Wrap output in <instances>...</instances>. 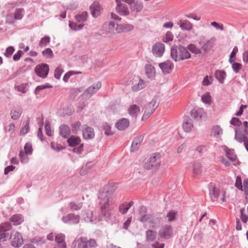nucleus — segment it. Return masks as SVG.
Masks as SVG:
<instances>
[{"label": "nucleus", "mask_w": 248, "mask_h": 248, "mask_svg": "<svg viewBox=\"0 0 248 248\" xmlns=\"http://www.w3.org/2000/svg\"><path fill=\"white\" fill-rule=\"evenodd\" d=\"M171 57L175 61H182L190 58L188 51L182 46H173L171 49Z\"/></svg>", "instance_id": "1"}, {"label": "nucleus", "mask_w": 248, "mask_h": 248, "mask_svg": "<svg viewBox=\"0 0 248 248\" xmlns=\"http://www.w3.org/2000/svg\"><path fill=\"white\" fill-rule=\"evenodd\" d=\"M98 198L100 200L99 204L101 214L105 217H109L110 216L109 211L111 209L109 198L105 197L102 194L100 196H98Z\"/></svg>", "instance_id": "2"}, {"label": "nucleus", "mask_w": 248, "mask_h": 248, "mask_svg": "<svg viewBox=\"0 0 248 248\" xmlns=\"http://www.w3.org/2000/svg\"><path fill=\"white\" fill-rule=\"evenodd\" d=\"M159 102V100L158 97H155L153 98L152 101L150 102L148 107H147L144 111L142 120L144 121L149 117L155 111V110L158 107Z\"/></svg>", "instance_id": "3"}, {"label": "nucleus", "mask_w": 248, "mask_h": 248, "mask_svg": "<svg viewBox=\"0 0 248 248\" xmlns=\"http://www.w3.org/2000/svg\"><path fill=\"white\" fill-rule=\"evenodd\" d=\"M158 236L161 239H168L173 237V230L170 225L163 226L158 231Z\"/></svg>", "instance_id": "4"}, {"label": "nucleus", "mask_w": 248, "mask_h": 248, "mask_svg": "<svg viewBox=\"0 0 248 248\" xmlns=\"http://www.w3.org/2000/svg\"><path fill=\"white\" fill-rule=\"evenodd\" d=\"M117 185L114 183H108L104 186L102 189L99 192L98 196L102 194L105 197L110 198V196L117 189Z\"/></svg>", "instance_id": "5"}, {"label": "nucleus", "mask_w": 248, "mask_h": 248, "mask_svg": "<svg viewBox=\"0 0 248 248\" xmlns=\"http://www.w3.org/2000/svg\"><path fill=\"white\" fill-rule=\"evenodd\" d=\"M160 158V155L159 153H155L152 155L147 160V161L144 164V168L150 170L153 168H157L159 166V164L157 162V161Z\"/></svg>", "instance_id": "6"}, {"label": "nucleus", "mask_w": 248, "mask_h": 248, "mask_svg": "<svg viewBox=\"0 0 248 248\" xmlns=\"http://www.w3.org/2000/svg\"><path fill=\"white\" fill-rule=\"evenodd\" d=\"M10 241L12 245L14 247H19L23 244V239L21 234L16 231L12 232Z\"/></svg>", "instance_id": "7"}, {"label": "nucleus", "mask_w": 248, "mask_h": 248, "mask_svg": "<svg viewBox=\"0 0 248 248\" xmlns=\"http://www.w3.org/2000/svg\"><path fill=\"white\" fill-rule=\"evenodd\" d=\"M35 71L37 76L45 78L48 74L49 67L46 64H39L36 66Z\"/></svg>", "instance_id": "8"}, {"label": "nucleus", "mask_w": 248, "mask_h": 248, "mask_svg": "<svg viewBox=\"0 0 248 248\" xmlns=\"http://www.w3.org/2000/svg\"><path fill=\"white\" fill-rule=\"evenodd\" d=\"M216 40L217 39L215 37H212L202 45V50L203 54L207 53L211 50L215 46Z\"/></svg>", "instance_id": "9"}, {"label": "nucleus", "mask_w": 248, "mask_h": 248, "mask_svg": "<svg viewBox=\"0 0 248 248\" xmlns=\"http://www.w3.org/2000/svg\"><path fill=\"white\" fill-rule=\"evenodd\" d=\"M165 51L164 45L162 43H157L152 47V53L157 57H161Z\"/></svg>", "instance_id": "10"}, {"label": "nucleus", "mask_w": 248, "mask_h": 248, "mask_svg": "<svg viewBox=\"0 0 248 248\" xmlns=\"http://www.w3.org/2000/svg\"><path fill=\"white\" fill-rule=\"evenodd\" d=\"M90 8L92 16L94 17L99 16L103 12V8L98 1H94Z\"/></svg>", "instance_id": "11"}, {"label": "nucleus", "mask_w": 248, "mask_h": 248, "mask_svg": "<svg viewBox=\"0 0 248 248\" xmlns=\"http://www.w3.org/2000/svg\"><path fill=\"white\" fill-rule=\"evenodd\" d=\"M145 86L143 80L139 77H135L132 80V89L134 92H137L143 89Z\"/></svg>", "instance_id": "12"}, {"label": "nucleus", "mask_w": 248, "mask_h": 248, "mask_svg": "<svg viewBox=\"0 0 248 248\" xmlns=\"http://www.w3.org/2000/svg\"><path fill=\"white\" fill-rule=\"evenodd\" d=\"M248 135V130H242L239 128H237L235 130V139L239 142L242 143Z\"/></svg>", "instance_id": "13"}, {"label": "nucleus", "mask_w": 248, "mask_h": 248, "mask_svg": "<svg viewBox=\"0 0 248 248\" xmlns=\"http://www.w3.org/2000/svg\"><path fill=\"white\" fill-rule=\"evenodd\" d=\"M159 66L164 74L170 73L174 67L173 64L170 61L159 63Z\"/></svg>", "instance_id": "14"}, {"label": "nucleus", "mask_w": 248, "mask_h": 248, "mask_svg": "<svg viewBox=\"0 0 248 248\" xmlns=\"http://www.w3.org/2000/svg\"><path fill=\"white\" fill-rule=\"evenodd\" d=\"M117 3L116 7V11L120 15L127 16L129 14L128 8L124 4L121 3V0H115Z\"/></svg>", "instance_id": "15"}, {"label": "nucleus", "mask_w": 248, "mask_h": 248, "mask_svg": "<svg viewBox=\"0 0 248 248\" xmlns=\"http://www.w3.org/2000/svg\"><path fill=\"white\" fill-rule=\"evenodd\" d=\"M130 122L127 118H122L119 120L115 124L117 129L119 130H124L129 126Z\"/></svg>", "instance_id": "16"}, {"label": "nucleus", "mask_w": 248, "mask_h": 248, "mask_svg": "<svg viewBox=\"0 0 248 248\" xmlns=\"http://www.w3.org/2000/svg\"><path fill=\"white\" fill-rule=\"evenodd\" d=\"M101 87V83L99 82L90 86L85 92L84 93L87 97H91Z\"/></svg>", "instance_id": "17"}, {"label": "nucleus", "mask_w": 248, "mask_h": 248, "mask_svg": "<svg viewBox=\"0 0 248 248\" xmlns=\"http://www.w3.org/2000/svg\"><path fill=\"white\" fill-rule=\"evenodd\" d=\"M62 220L65 223L77 224L79 221V217L74 214H69L62 218Z\"/></svg>", "instance_id": "18"}, {"label": "nucleus", "mask_w": 248, "mask_h": 248, "mask_svg": "<svg viewBox=\"0 0 248 248\" xmlns=\"http://www.w3.org/2000/svg\"><path fill=\"white\" fill-rule=\"evenodd\" d=\"M83 138L85 140H91L94 137V130L93 128L87 126L82 131Z\"/></svg>", "instance_id": "19"}, {"label": "nucleus", "mask_w": 248, "mask_h": 248, "mask_svg": "<svg viewBox=\"0 0 248 248\" xmlns=\"http://www.w3.org/2000/svg\"><path fill=\"white\" fill-rule=\"evenodd\" d=\"M191 117L195 119H201L205 117V113L202 108L193 109L191 111Z\"/></svg>", "instance_id": "20"}, {"label": "nucleus", "mask_w": 248, "mask_h": 248, "mask_svg": "<svg viewBox=\"0 0 248 248\" xmlns=\"http://www.w3.org/2000/svg\"><path fill=\"white\" fill-rule=\"evenodd\" d=\"M140 220L142 223H148L150 224V227L152 228H155V226L154 225V218L149 214L145 215L142 216Z\"/></svg>", "instance_id": "21"}, {"label": "nucleus", "mask_w": 248, "mask_h": 248, "mask_svg": "<svg viewBox=\"0 0 248 248\" xmlns=\"http://www.w3.org/2000/svg\"><path fill=\"white\" fill-rule=\"evenodd\" d=\"M55 241L58 244V248H66V244L64 241L65 235L60 233L55 236Z\"/></svg>", "instance_id": "22"}, {"label": "nucleus", "mask_w": 248, "mask_h": 248, "mask_svg": "<svg viewBox=\"0 0 248 248\" xmlns=\"http://www.w3.org/2000/svg\"><path fill=\"white\" fill-rule=\"evenodd\" d=\"M178 24L180 28L183 30L190 31L192 28V23L187 20L181 19Z\"/></svg>", "instance_id": "23"}, {"label": "nucleus", "mask_w": 248, "mask_h": 248, "mask_svg": "<svg viewBox=\"0 0 248 248\" xmlns=\"http://www.w3.org/2000/svg\"><path fill=\"white\" fill-rule=\"evenodd\" d=\"M60 134L61 136L63 138H67L70 133L71 130L69 126L66 125H62L60 127Z\"/></svg>", "instance_id": "24"}, {"label": "nucleus", "mask_w": 248, "mask_h": 248, "mask_svg": "<svg viewBox=\"0 0 248 248\" xmlns=\"http://www.w3.org/2000/svg\"><path fill=\"white\" fill-rule=\"evenodd\" d=\"M103 29L107 33H114L115 24L112 21L106 22L103 24Z\"/></svg>", "instance_id": "25"}, {"label": "nucleus", "mask_w": 248, "mask_h": 248, "mask_svg": "<svg viewBox=\"0 0 248 248\" xmlns=\"http://www.w3.org/2000/svg\"><path fill=\"white\" fill-rule=\"evenodd\" d=\"M223 134V130L219 125L213 126L211 130V136L218 138Z\"/></svg>", "instance_id": "26"}, {"label": "nucleus", "mask_w": 248, "mask_h": 248, "mask_svg": "<svg viewBox=\"0 0 248 248\" xmlns=\"http://www.w3.org/2000/svg\"><path fill=\"white\" fill-rule=\"evenodd\" d=\"M145 73L149 78H153L155 76V67L151 64H146L145 67Z\"/></svg>", "instance_id": "27"}, {"label": "nucleus", "mask_w": 248, "mask_h": 248, "mask_svg": "<svg viewBox=\"0 0 248 248\" xmlns=\"http://www.w3.org/2000/svg\"><path fill=\"white\" fill-rule=\"evenodd\" d=\"M127 110L131 116L136 118L140 111V108L137 105H132L128 108Z\"/></svg>", "instance_id": "28"}, {"label": "nucleus", "mask_w": 248, "mask_h": 248, "mask_svg": "<svg viewBox=\"0 0 248 248\" xmlns=\"http://www.w3.org/2000/svg\"><path fill=\"white\" fill-rule=\"evenodd\" d=\"M67 142L70 146L74 147L80 144L81 139L79 137L72 136L67 140Z\"/></svg>", "instance_id": "29"}, {"label": "nucleus", "mask_w": 248, "mask_h": 248, "mask_svg": "<svg viewBox=\"0 0 248 248\" xmlns=\"http://www.w3.org/2000/svg\"><path fill=\"white\" fill-rule=\"evenodd\" d=\"M182 126L185 132H190L193 127V122L192 120L189 118H187L185 120V121L183 123Z\"/></svg>", "instance_id": "30"}, {"label": "nucleus", "mask_w": 248, "mask_h": 248, "mask_svg": "<svg viewBox=\"0 0 248 248\" xmlns=\"http://www.w3.org/2000/svg\"><path fill=\"white\" fill-rule=\"evenodd\" d=\"M75 247L77 248H88L85 238L80 237L75 241Z\"/></svg>", "instance_id": "31"}, {"label": "nucleus", "mask_w": 248, "mask_h": 248, "mask_svg": "<svg viewBox=\"0 0 248 248\" xmlns=\"http://www.w3.org/2000/svg\"><path fill=\"white\" fill-rule=\"evenodd\" d=\"M142 141V139L141 137H137L135 138L132 143L131 147V151L134 152L135 151L138 147L140 146L141 142Z\"/></svg>", "instance_id": "32"}, {"label": "nucleus", "mask_w": 248, "mask_h": 248, "mask_svg": "<svg viewBox=\"0 0 248 248\" xmlns=\"http://www.w3.org/2000/svg\"><path fill=\"white\" fill-rule=\"evenodd\" d=\"M22 113V109L20 108H13L10 113L11 118L16 120L18 119Z\"/></svg>", "instance_id": "33"}, {"label": "nucleus", "mask_w": 248, "mask_h": 248, "mask_svg": "<svg viewBox=\"0 0 248 248\" xmlns=\"http://www.w3.org/2000/svg\"><path fill=\"white\" fill-rule=\"evenodd\" d=\"M156 238V232L152 230L146 231V239L148 242H153Z\"/></svg>", "instance_id": "34"}, {"label": "nucleus", "mask_w": 248, "mask_h": 248, "mask_svg": "<svg viewBox=\"0 0 248 248\" xmlns=\"http://www.w3.org/2000/svg\"><path fill=\"white\" fill-rule=\"evenodd\" d=\"M187 48L190 51L195 54L203 53V51L202 50V47L200 48L195 44H190L187 46Z\"/></svg>", "instance_id": "35"}, {"label": "nucleus", "mask_w": 248, "mask_h": 248, "mask_svg": "<svg viewBox=\"0 0 248 248\" xmlns=\"http://www.w3.org/2000/svg\"><path fill=\"white\" fill-rule=\"evenodd\" d=\"M117 29L119 32L129 31L133 30L134 26L131 24L117 25Z\"/></svg>", "instance_id": "36"}, {"label": "nucleus", "mask_w": 248, "mask_h": 248, "mask_svg": "<svg viewBox=\"0 0 248 248\" xmlns=\"http://www.w3.org/2000/svg\"><path fill=\"white\" fill-rule=\"evenodd\" d=\"M226 76V73L223 71L217 70L215 73V77L221 83H223L224 82Z\"/></svg>", "instance_id": "37"}, {"label": "nucleus", "mask_w": 248, "mask_h": 248, "mask_svg": "<svg viewBox=\"0 0 248 248\" xmlns=\"http://www.w3.org/2000/svg\"><path fill=\"white\" fill-rule=\"evenodd\" d=\"M130 5L131 9L136 12L140 11L143 8V5L141 2L134 1Z\"/></svg>", "instance_id": "38"}, {"label": "nucleus", "mask_w": 248, "mask_h": 248, "mask_svg": "<svg viewBox=\"0 0 248 248\" xmlns=\"http://www.w3.org/2000/svg\"><path fill=\"white\" fill-rule=\"evenodd\" d=\"M133 202H130L128 203H124L120 205L119 207L120 211L123 214H125L129 208L133 205Z\"/></svg>", "instance_id": "39"}, {"label": "nucleus", "mask_w": 248, "mask_h": 248, "mask_svg": "<svg viewBox=\"0 0 248 248\" xmlns=\"http://www.w3.org/2000/svg\"><path fill=\"white\" fill-rule=\"evenodd\" d=\"M88 14L87 12H83L76 16V19L79 23L86 20Z\"/></svg>", "instance_id": "40"}, {"label": "nucleus", "mask_w": 248, "mask_h": 248, "mask_svg": "<svg viewBox=\"0 0 248 248\" xmlns=\"http://www.w3.org/2000/svg\"><path fill=\"white\" fill-rule=\"evenodd\" d=\"M177 214V212L174 210L169 211L166 216V217L167 218L168 222L174 221L175 219Z\"/></svg>", "instance_id": "41"}, {"label": "nucleus", "mask_w": 248, "mask_h": 248, "mask_svg": "<svg viewBox=\"0 0 248 248\" xmlns=\"http://www.w3.org/2000/svg\"><path fill=\"white\" fill-rule=\"evenodd\" d=\"M11 221L14 223V225H18L23 222V219L20 215H15L12 217Z\"/></svg>", "instance_id": "42"}, {"label": "nucleus", "mask_w": 248, "mask_h": 248, "mask_svg": "<svg viewBox=\"0 0 248 248\" xmlns=\"http://www.w3.org/2000/svg\"><path fill=\"white\" fill-rule=\"evenodd\" d=\"M24 10L23 8L16 9L15 11L14 16L16 20L21 19L24 16Z\"/></svg>", "instance_id": "43"}, {"label": "nucleus", "mask_w": 248, "mask_h": 248, "mask_svg": "<svg viewBox=\"0 0 248 248\" xmlns=\"http://www.w3.org/2000/svg\"><path fill=\"white\" fill-rule=\"evenodd\" d=\"M202 102L206 104L210 105L212 102V98L209 93H206L202 97Z\"/></svg>", "instance_id": "44"}, {"label": "nucleus", "mask_w": 248, "mask_h": 248, "mask_svg": "<svg viewBox=\"0 0 248 248\" xmlns=\"http://www.w3.org/2000/svg\"><path fill=\"white\" fill-rule=\"evenodd\" d=\"M226 154L228 158L232 161H235L237 159L236 155L234 154L233 152L230 149L226 150Z\"/></svg>", "instance_id": "45"}, {"label": "nucleus", "mask_w": 248, "mask_h": 248, "mask_svg": "<svg viewBox=\"0 0 248 248\" xmlns=\"http://www.w3.org/2000/svg\"><path fill=\"white\" fill-rule=\"evenodd\" d=\"M84 25L82 23L77 24L76 23L71 22L69 23V27L70 28L75 31H78L81 30L83 27Z\"/></svg>", "instance_id": "46"}, {"label": "nucleus", "mask_w": 248, "mask_h": 248, "mask_svg": "<svg viewBox=\"0 0 248 248\" xmlns=\"http://www.w3.org/2000/svg\"><path fill=\"white\" fill-rule=\"evenodd\" d=\"M238 51V49L237 46H234V48H233L232 52L231 53V55L229 60V62H230V63H232L233 62H234L235 60V56Z\"/></svg>", "instance_id": "47"}, {"label": "nucleus", "mask_w": 248, "mask_h": 248, "mask_svg": "<svg viewBox=\"0 0 248 248\" xmlns=\"http://www.w3.org/2000/svg\"><path fill=\"white\" fill-rule=\"evenodd\" d=\"M210 194L214 196V198L217 200L219 198L220 191L219 189L215 186H213L212 190L210 191Z\"/></svg>", "instance_id": "48"}, {"label": "nucleus", "mask_w": 248, "mask_h": 248, "mask_svg": "<svg viewBox=\"0 0 248 248\" xmlns=\"http://www.w3.org/2000/svg\"><path fill=\"white\" fill-rule=\"evenodd\" d=\"M11 225L9 223H4L0 226V232H3L8 231L11 229Z\"/></svg>", "instance_id": "49"}, {"label": "nucleus", "mask_w": 248, "mask_h": 248, "mask_svg": "<svg viewBox=\"0 0 248 248\" xmlns=\"http://www.w3.org/2000/svg\"><path fill=\"white\" fill-rule=\"evenodd\" d=\"M27 84H22L20 85L15 86V89L18 92H21L23 93H25L27 91Z\"/></svg>", "instance_id": "50"}, {"label": "nucleus", "mask_w": 248, "mask_h": 248, "mask_svg": "<svg viewBox=\"0 0 248 248\" xmlns=\"http://www.w3.org/2000/svg\"><path fill=\"white\" fill-rule=\"evenodd\" d=\"M213 80V78L211 76H205L203 80L202 81V85L203 86H208L212 84Z\"/></svg>", "instance_id": "51"}, {"label": "nucleus", "mask_w": 248, "mask_h": 248, "mask_svg": "<svg viewBox=\"0 0 248 248\" xmlns=\"http://www.w3.org/2000/svg\"><path fill=\"white\" fill-rule=\"evenodd\" d=\"M82 203L77 204L74 202H71L69 203V207L72 210H78L81 208Z\"/></svg>", "instance_id": "52"}, {"label": "nucleus", "mask_w": 248, "mask_h": 248, "mask_svg": "<svg viewBox=\"0 0 248 248\" xmlns=\"http://www.w3.org/2000/svg\"><path fill=\"white\" fill-rule=\"evenodd\" d=\"M103 129L105 130V133L107 136L111 135L113 134L111 130V126L108 124L105 123L103 124Z\"/></svg>", "instance_id": "53"}, {"label": "nucleus", "mask_w": 248, "mask_h": 248, "mask_svg": "<svg viewBox=\"0 0 248 248\" xmlns=\"http://www.w3.org/2000/svg\"><path fill=\"white\" fill-rule=\"evenodd\" d=\"M42 54L44 56L48 58H51L53 57V52L52 50L49 48H47L45 49L42 52Z\"/></svg>", "instance_id": "54"}, {"label": "nucleus", "mask_w": 248, "mask_h": 248, "mask_svg": "<svg viewBox=\"0 0 248 248\" xmlns=\"http://www.w3.org/2000/svg\"><path fill=\"white\" fill-rule=\"evenodd\" d=\"M50 38L48 36H45L42 38L39 42V46L41 47H44L49 42Z\"/></svg>", "instance_id": "55"}, {"label": "nucleus", "mask_w": 248, "mask_h": 248, "mask_svg": "<svg viewBox=\"0 0 248 248\" xmlns=\"http://www.w3.org/2000/svg\"><path fill=\"white\" fill-rule=\"evenodd\" d=\"M173 35L170 31H167L165 37L163 38V41L166 43L172 41Z\"/></svg>", "instance_id": "56"}, {"label": "nucleus", "mask_w": 248, "mask_h": 248, "mask_svg": "<svg viewBox=\"0 0 248 248\" xmlns=\"http://www.w3.org/2000/svg\"><path fill=\"white\" fill-rule=\"evenodd\" d=\"M232 64V68L234 72H235L236 73H238L239 70L242 67V64L240 63L233 62Z\"/></svg>", "instance_id": "57"}, {"label": "nucleus", "mask_w": 248, "mask_h": 248, "mask_svg": "<svg viewBox=\"0 0 248 248\" xmlns=\"http://www.w3.org/2000/svg\"><path fill=\"white\" fill-rule=\"evenodd\" d=\"M30 130L29 128V122L27 121L26 125L21 129L20 131V135L23 136L27 134Z\"/></svg>", "instance_id": "58"}, {"label": "nucleus", "mask_w": 248, "mask_h": 248, "mask_svg": "<svg viewBox=\"0 0 248 248\" xmlns=\"http://www.w3.org/2000/svg\"><path fill=\"white\" fill-rule=\"evenodd\" d=\"M24 151L26 155H30L31 154L32 150L31 143H27L24 146Z\"/></svg>", "instance_id": "59"}, {"label": "nucleus", "mask_w": 248, "mask_h": 248, "mask_svg": "<svg viewBox=\"0 0 248 248\" xmlns=\"http://www.w3.org/2000/svg\"><path fill=\"white\" fill-rule=\"evenodd\" d=\"M81 126V123L79 122H77L72 125V131L73 133L77 134Z\"/></svg>", "instance_id": "60"}, {"label": "nucleus", "mask_w": 248, "mask_h": 248, "mask_svg": "<svg viewBox=\"0 0 248 248\" xmlns=\"http://www.w3.org/2000/svg\"><path fill=\"white\" fill-rule=\"evenodd\" d=\"M15 16H13L12 14H9L6 16V23L7 24H13L15 22Z\"/></svg>", "instance_id": "61"}, {"label": "nucleus", "mask_w": 248, "mask_h": 248, "mask_svg": "<svg viewBox=\"0 0 248 248\" xmlns=\"http://www.w3.org/2000/svg\"><path fill=\"white\" fill-rule=\"evenodd\" d=\"M235 186L239 189L243 190V186L242 185V181L240 176H237L236 177Z\"/></svg>", "instance_id": "62"}, {"label": "nucleus", "mask_w": 248, "mask_h": 248, "mask_svg": "<svg viewBox=\"0 0 248 248\" xmlns=\"http://www.w3.org/2000/svg\"><path fill=\"white\" fill-rule=\"evenodd\" d=\"M63 70L61 67H57L55 70L54 76L57 79H60Z\"/></svg>", "instance_id": "63"}, {"label": "nucleus", "mask_w": 248, "mask_h": 248, "mask_svg": "<svg viewBox=\"0 0 248 248\" xmlns=\"http://www.w3.org/2000/svg\"><path fill=\"white\" fill-rule=\"evenodd\" d=\"M230 123L231 124L236 126H240L242 124L241 122L237 118H233L231 120Z\"/></svg>", "instance_id": "64"}]
</instances>
